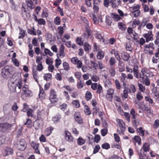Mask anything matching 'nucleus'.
Returning <instances> with one entry per match:
<instances>
[{"mask_svg": "<svg viewBox=\"0 0 159 159\" xmlns=\"http://www.w3.org/2000/svg\"><path fill=\"white\" fill-rule=\"evenodd\" d=\"M14 70V67L12 66H5L1 70V75L2 77L5 79H12V72Z\"/></svg>", "mask_w": 159, "mask_h": 159, "instance_id": "nucleus-1", "label": "nucleus"}, {"mask_svg": "<svg viewBox=\"0 0 159 159\" xmlns=\"http://www.w3.org/2000/svg\"><path fill=\"white\" fill-rule=\"evenodd\" d=\"M117 122V125L119 127L117 130V132L120 135H124V131L125 130V124L124 122L121 119H117L116 120Z\"/></svg>", "mask_w": 159, "mask_h": 159, "instance_id": "nucleus-2", "label": "nucleus"}, {"mask_svg": "<svg viewBox=\"0 0 159 159\" xmlns=\"http://www.w3.org/2000/svg\"><path fill=\"white\" fill-rule=\"evenodd\" d=\"M37 4V0H27L26 1V6H25V3H23L22 7L25 8V7L27 6L28 9H32L34 8L35 5Z\"/></svg>", "mask_w": 159, "mask_h": 159, "instance_id": "nucleus-3", "label": "nucleus"}, {"mask_svg": "<svg viewBox=\"0 0 159 159\" xmlns=\"http://www.w3.org/2000/svg\"><path fill=\"white\" fill-rule=\"evenodd\" d=\"M50 102L54 104L58 101V99L55 90L53 89L50 90L49 98Z\"/></svg>", "mask_w": 159, "mask_h": 159, "instance_id": "nucleus-4", "label": "nucleus"}, {"mask_svg": "<svg viewBox=\"0 0 159 159\" xmlns=\"http://www.w3.org/2000/svg\"><path fill=\"white\" fill-rule=\"evenodd\" d=\"M154 44L153 43H150L149 44L145 45L144 46V51L146 54L148 53L150 55L152 54L153 50H150V48L153 49H154Z\"/></svg>", "mask_w": 159, "mask_h": 159, "instance_id": "nucleus-5", "label": "nucleus"}, {"mask_svg": "<svg viewBox=\"0 0 159 159\" xmlns=\"http://www.w3.org/2000/svg\"><path fill=\"white\" fill-rule=\"evenodd\" d=\"M71 62L73 64L76 65L78 68H80L82 67L83 63L79 59L76 57H74L71 59Z\"/></svg>", "mask_w": 159, "mask_h": 159, "instance_id": "nucleus-6", "label": "nucleus"}, {"mask_svg": "<svg viewBox=\"0 0 159 159\" xmlns=\"http://www.w3.org/2000/svg\"><path fill=\"white\" fill-rule=\"evenodd\" d=\"M8 86L11 92H16V84L14 82L13 79H9L8 81Z\"/></svg>", "mask_w": 159, "mask_h": 159, "instance_id": "nucleus-7", "label": "nucleus"}, {"mask_svg": "<svg viewBox=\"0 0 159 159\" xmlns=\"http://www.w3.org/2000/svg\"><path fill=\"white\" fill-rule=\"evenodd\" d=\"M74 118L75 120L79 124H82L83 122V120L81 118L80 112L77 111L74 114Z\"/></svg>", "mask_w": 159, "mask_h": 159, "instance_id": "nucleus-8", "label": "nucleus"}, {"mask_svg": "<svg viewBox=\"0 0 159 159\" xmlns=\"http://www.w3.org/2000/svg\"><path fill=\"white\" fill-rule=\"evenodd\" d=\"M22 90L24 94L26 96L30 97L32 96L33 93L29 89V86L25 84L24 85L22 88Z\"/></svg>", "mask_w": 159, "mask_h": 159, "instance_id": "nucleus-9", "label": "nucleus"}, {"mask_svg": "<svg viewBox=\"0 0 159 159\" xmlns=\"http://www.w3.org/2000/svg\"><path fill=\"white\" fill-rule=\"evenodd\" d=\"M114 92V89L111 88H109L107 90L106 97V98L110 101L112 100Z\"/></svg>", "mask_w": 159, "mask_h": 159, "instance_id": "nucleus-10", "label": "nucleus"}, {"mask_svg": "<svg viewBox=\"0 0 159 159\" xmlns=\"http://www.w3.org/2000/svg\"><path fill=\"white\" fill-rule=\"evenodd\" d=\"M143 36L146 39V42H148L150 41H152L153 40V35L152 31H149L148 33L144 34Z\"/></svg>", "mask_w": 159, "mask_h": 159, "instance_id": "nucleus-11", "label": "nucleus"}, {"mask_svg": "<svg viewBox=\"0 0 159 159\" xmlns=\"http://www.w3.org/2000/svg\"><path fill=\"white\" fill-rule=\"evenodd\" d=\"M11 127V125L8 123L1 124L0 125V131L5 132Z\"/></svg>", "mask_w": 159, "mask_h": 159, "instance_id": "nucleus-12", "label": "nucleus"}, {"mask_svg": "<svg viewBox=\"0 0 159 159\" xmlns=\"http://www.w3.org/2000/svg\"><path fill=\"white\" fill-rule=\"evenodd\" d=\"M121 0H111L110 3L112 8H115L118 7L121 3Z\"/></svg>", "mask_w": 159, "mask_h": 159, "instance_id": "nucleus-13", "label": "nucleus"}, {"mask_svg": "<svg viewBox=\"0 0 159 159\" xmlns=\"http://www.w3.org/2000/svg\"><path fill=\"white\" fill-rule=\"evenodd\" d=\"M33 16L35 21L38 23L39 25H44L45 24L46 22L44 19L42 18L38 19L36 16L34 14H33Z\"/></svg>", "mask_w": 159, "mask_h": 159, "instance_id": "nucleus-14", "label": "nucleus"}, {"mask_svg": "<svg viewBox=\"0 0 159 159\" xmlns=\"http://www.w3.org/2000/svg\"><path fill=\"white\" fill-rule=\"evenodd\" d=\"M31 147L34 149L35 152L38 154H40V152L38 149L39 144L37 143L32 142L31 143Z\"/></svg>", "mask_w": 159, "mask_h": 159, "instance_id": "nucleus-15", "label": "nucleus"}, {"mask_svg": "<svg viewBox=\"0 0 159 159\" xmlns=\"http://www.w3.org/2000/svg\"><path fill=\"white\" fill-rule=\"evenodd\" d=\"M65 49V46L63 44H61L60 46L59 50V56L61 58L64 57L65 55V54L64 52Z\"/></svg>", "mask_w": 159, "mask_h": 159, "instance_id": "nucleus-16", "label": "nucleus"}, {"mask_svg": "<svg viewBox=\"0 0 159 159\" xmlns=\"http://www.w3.org/2000/svg\"><path fill=\"white\" fill-rule=\"evenodd\" d=\"M65 134V138L66 140L69 142L73 141V137L70 133L68 131H66Z\"/></svg>", "mask_w": 159, "mask_h": 159, "instance_id": "nucleus-17", "label": "nucleus"}, {"mask_svg": "<svg viewBox=\"0 0 159 159\" xmlns=\"http://www.w3.org/2000/svg\"><path fill=\"white\" fill-rule=\"evenodd\" d=\"M121 97L123 100L128 98V91L127 88L125 87L123 91V93L121 94Z\"/></svg>", "mask_w": 159, "mask_h": 159, "instance_id": "nucleus-18", "label": "nucleus"}, {"mask_svg": "<svg viewBox=\"0 0 159 159\" xmlns=\"http://www.w3.org/2000/svg\"><path fill=\"white\" fill-rule=\"evenodd\" d=\"M140 77L142 79H143V84L147 86H149L150 85V80L148 77H144L142 76V75H140Z\"/></svg>", "mask_w": 159, "mask_h": 159, "instance_id": "nucleus-19", "label": "nucleus"}, {"mask_svg": "<svg viewBox=\"0 0 159 159\" xmlns=\"http://www.w3.org/2000/svg\"><path fill=\"white\" fill-rule=\"evenodd\" d=\"M110 53L111 54H114L115 57L118 61H120V58L119 56L118 51L115 49H112L110 52Z\"/></svg>", "mask_w": 159, "mask_h": 159, "instance_id": "nucleus-20", "label": "nucleus"}, {"mask_svg": "<svg viewBox=\"0 0 159 159\" xmlns=\"http://www.w3.org/2000/svg\"><path fill=\"white\" fill-rule=\"evenodd\" d=\"M133 142L135 145L136 143H138L139 145L141 144V139L138 136H135L133 139Z\"/></svg>", "mask_w": 159, "mask_h": 159, "instance_id": "nucleus-21", "label": "nucleus"}, {"mask_svg": "<svg viewBox=\"0 0 159 159\" xmlns=\"http://www.w3.org/2000/svg\"><path fill=\"white\" fill-rule=\"evenodd\" d=\"M150 149V146L149 144L147 143H145L143 144V146L140 150V152H142V150H143L144 152H147L149 151Z\"/></svg>", "mask_w": 159, "mask_h": 159, "instance_id": "nucleus-22", "label": "nucleus"}, {"mask_svg": "<svg viewBox=\"0 0 159 159\" xmlns=\"http://www.w3.org/2000/svg\"><path fill=\"white\" fill-rule=\"evenodd\" d=\"M76 140L77 144L80 146L84 145L86 142V140L81 137H80Z\"/></svg>", "mask_w": 159, "mask_h": 159, "instance_id": "nucleus-23", "label": "nucleus"}, {"mask_svg": "<svg viewBox=\"0 0 159 159\" xmlns=\"http://www.w3.org/2000/svg\"><path fill=\"white\" fill-rule=\"evenodd\" d=\"M141 71L142 73V76L143 77H147V75H148L149 73V69L147 68H144L141 69Z\"/></svg>", "mask_w": 159, "mask_h": 159, "instance_id": "nucleus-24", "label": "nucleus"}, {"mask_svg": "<svg viewBox=\"0 0 159 159\" xmlns=\"http://www.w3.org/2000/svg\"><path fill=\"white\" fill-rule=\"evenodd\" d=\"M13 153V150L10 148H7L6 149L5 152L4 153V156H6L12 154Z\"/></svg>", "mask_w": 159, "mask_h": 159, "instance_id": "nucleus-25", "label": "nucleus"}, {"mask_svg": "<svg viewBox=\"0 0 159 159\" xmlns=\"http://www.w3.org/2000/svg\"><path fill=\"white\" fill-rule=\"evenodd\" d=\"M84 36V35H83L81 36V37H77L76 39V42L77 43L80 45H82L83 44V41L84 40L82 38Z\"/></svg>", "mask_w": 159, "mask_h": 159, "instance_id": "nucleus-26", "label": "nucleus"}, {"mask_svg": "<svg viewBox=\"0 0 159 159\" xmlns=\"http://www.w3.org/2000/svg\"><path fill=\"white\" fill-rule=\"evenodd\" d=\"M72 104L73 106L75 108H78L80 106V102L78 100H75L73 101Z\"/></svg>", "mask_w": 159, "mask_h": 159, "instance_id": "nucleus-27", "label": "nucleus"}, {"mask_svg": "<svg viewBox=\"0 0 159 159\" xmlns=\"http://www.w3.org/2000/svg\"><path fill=\"white\" fill-rule=\"evenodd\" d=\"M84 111L86 115H89L91 114V111L88 106L87 105H84Z\"/></svg>", "mask_w": 159, "mask_h": 159, "instance_id": "nucleus-28", "label": "nucleus"}, {"mask_svg": "<svg viewBox=\"0 0 159 159\" xmlns=\"http://www.w3.org/2000/svg\"><path fill=\"white\" fill-rule=\"evenodd\" d=\"M53 128L50 127L47 128L45 130V134L47 136H48L51 134L52 131L53 130Z\"/></svg>", "mask_w": 159, "mask_h": 159, "instance_id": "nucleus-29", "label": "nucleus"}, {"mask_svg": "<svg viewBox=\"0 0 159 159\" xmlns=\"http://www.w3.org/2000/svg\"><path fill=\"white\" fill-rule=\"evenodd\" d=\"M132 27L135 28L136 27V25H140V21L139 19H136L132 21Z\"/></svg>", "mask_w": 159, "mask_h": 159, "instance_id": "nucleus-30", "label": "nucleus"}, {"mask_svg": "<svg viewBox=\"0 0 159 159\" xmlns=\"http://www.w3.org/2000/svg\"><path fill=\"white\" fill-rule=\"evenodd\" d=\"M121 57L124 61H127L129 59L130 55L127 53L123 52L121 53Z\"/></svg>", "mask_w": 159, "mask_h": 159, "instance_id": "nucleus-31", "label": "nucleus"}, {"mask_svg": "<svg viewBox=\"0 0 159 159\" xmlns=\"http://www.w3.org/2000/svg\"><path fill=\"white\" fill-rule=\"evenodd\" d=\"M118 27L119 29L122 30L124 31L125 30L126 26L125 24L122 22H118Z\"/></svg>", "mask_w": 159, "mask_h": 159, "instance_id": "nucleus-32", "label": "nucleus"}, {"mask_svg": "<svg viewBox=\"0 0 159 159\" xmlns=\"http://www.w3.org/2000/svg\"><path fill=\"white\" fill-rule=\"evenodd\" d=\"M111 16L113 18L114 20L116 21L119 20L121 19L120 16L118 15V14L115 13H112L111 14Z\"/></svg>", "mask_w": 159, "mask_h": 159, "instance_id": "nucleus-33", "label": "nucleus"}, {"mask_svg": "<svg viewBox=\"0 0 159 159\" xmlns=\"http://www.w3.org/2000/svg\"><path fill=\"white\" fill-rule=\"evenodd\" d=\"M104 55V52L102 51H99L97 55V58L98 59H102Z\"/></svg>", "mask_w": 159, "mask_h": 159, "instance_id": "nucleus-34", "label": "nucleus"}, {"mask_svg": "<svg viewBox=\"0 0 159 159\" xmlns=\"http://www.w3.org/2000/svg\"><path fill=\"white\" fill-rule=\"evenodd\" d=\"M46 39L48 42L50 43H52L53 41V40L52 37V35L50 34H47Z\"/></svg>", "mask_w": 159, "mask_h": 159, "instance_id": "nucleus-35", "label": "nucleus"}, {"mask_svg": "<svg viewBox=\"0 0 159 159\" xmlns=\"http://www.w3.org/2000/svg\"><path fill=\"white\" fill-rule=\"evenodd\" d=\"M96 38L99 39L100 41L104 43H105V40L101 34L99 33H97L96 35Z\"/></svg>", "mask_w": 159, "mask_h": 159, "instance_id": "nucleus-36", "label": "nucleus"}, {"mask_svg": "<svg viewBox=\"0 0 159 159\" xmlns=\"http://www.w3.org/2000/svg\"><path fill=\"white\" fill-rule=\"evenodd\" d=\"M61 118V116L60 115H57L52 117V120L54 123H56L59 121Z\"/></svg>", "mask_w": 159, "mask_h": 159, "instance_id": "nucleus-37", "label": "nucleus"}, {"mask_svg": "<svg viewBox=\"0 0 159 159\" xmlns=\"http://www.w3.org/2000/svg\"><path fill=\"white\" fill-rule=\"evenodd\" d=\"M136 91V89L135 86L134 84H131L129 86V93H134Z\"/></svg>", "mask_w": 159, "mask_h": 159, "instance_id": "nucleus-38", "label": "nucleus"}, {"mask_svg": "<svg viewBox=\"0 0 159 159\" xmlns=\"http://www.w3.org/2000/svg\"><path fill=\"white\" fill-rule=\"evenodd\" d=\"M144 98L146 101L148 102L149 104H152L153 103V101L150 96H145Z\"/></svg>", "mask_w": 159, "mask_h": 159, "instance_id": "nucleus-39", "label": "nucleus"}, {"mask_svg": "<svg viewBox=\"0 0 159 159\" xmlns=\"http://www.w3.org/2000/svg\"><path fill=\"white\" fill-rule=\"evenodd\" d=\"M138 86L139 87V90L140 92H143L145 91V86L140 83H139L138 84Z\"/></svg>", "mask_w": 159, "mask_h": 159, "instance_id": "nucleus-40", "label": "nucleus"}, {"mask_svg": "<svg viewBox=\"0 0 159 159\" xmlns=\"http://www.w3.org/2000/svg\"><path fill=\"white\" fill-rule=\"evenodd\" d=\"M109 73L112 77L114 76L116 74V71L115 68L112 67H110L109 71Z\"/></svg>", "mask_w": 159, "mask_h": 159, "instance_id": "nucleus-41", "label": "nucleus"}, {"mask_svg": "<svg viewBox=\"0 0 159 159\" xmlns=\"http://www.w3.org/2000/svg\"><path fill=\"white\" fill-rule=\"evenodd\" d=\"M130 113L132 116V117L133 119H135L136 116L138 115V113L135 112V111L134 108H132L131 110Z\"/></svg>", "mask_w": 159, "mask_h": 159, "instance_id": "nucleus-42", "label": "nucleus"}, {"mask_svg": "<svg viewBox=\"0 0 159 159\" xmlns=\"http://www.w3.org/2000/svg\"><path fill=\"white\" fill-rule=\"evenodd\" d=\"M131 13L134 17H137L139 16L140 11V10L132 11L131 12Z\"/></svg>", "mask_w": 159, "mask_h": 159, "instance_id": "nucleus-43", "label": "nucleus"}, {"mask_svg": "<svg viewBox=\"0 0 159 159\" xmlns=\"http://www.w3.org/2000/svg\"><path fill=\"white\" fill-rule=\"evenodd\" d=\"M159 127V120L157 119L155 120L153 125V129H157Z\"/></svg>", "mask_w": 159, "mask_h": 159, "instance_id": "nucleus-44", "label": "nucleus"}, {"mask_svg": "<svg viewBox=\"0 0 159 159\" xmlns=\"http://www.w3.org/2000/svg\"><path fill=\"white\" fill-rule=\"evenodd\" d=\"M85 98L87 101H89L92 98V94L90 92L87 91L85 95Z\"/></svg>", "mask_w": 159, "mask_h": 159, "instance_id": "nucleus-45", "label": "nucleus"}, {"mask_svg": "<svg viewBox=\"0 0 159 159\" xmlns=\"http://www.w3.org/2000/svg\"><path fill=\"white\" fill-rule=\"evenodd\" d=\"M106 24L108 25H110L112 23V19L109 16H106Z\"/></svg>", "mask_w": 159, "mask_h": 159, "instance_id": "nucleus-46", "label": "nucleus"}, {"mask_svg": "<svg viewBox=\"0 0 159 159\" xmlns=\"http://www.w3.org/2000/svg\"><path fill=\"white\" fill-rule=\"evenodd\" d=\"M44 52L46 55H48L50 56H52L53 55V53L49 49L47 48L44 49Z\"/></svg>", "mask_w": 159, "mask_h": 159, "instance_id": "nucleus-47", "label": "nucleus"}, {"mask_svg": "<svg viewBox=\"0 0 159 159\" xmlns=\"http://www.w3.org/2000/svg\"><path fill=\"white\" fill-rule=\"evenodd\" d=\"M63 66L64 69L66 70H68L70 69V66L68 63L64 62L63 63Z\"/></svg>", "mask_w": 159, "mask_h": 159, "instance_id": "nucleus-48", "label": "nucleus"}, {"mask_svg": "<svg viewBox=\"0 0 159 159\" xmlns=\"http://www.w3.org/2000/svg\"><path fill=\"white\" fill-rule=\"evenodd\" d=\"M52 76L51 74L49 73L44 75V78L47 81H49L51 79Z\"/></svg>", "mask_w": 159, "mask_h": 159, "instance_id": "nucleus-49", "label": "nucleus"}, {"mask_svg": "<svg viewBox=\"0 0 159 159\" xmlns=\"http://www.w3.org/2000/svg\"><path fill=\"white\" fill-rule=\"evenodd\" d=\"M28 32L29 34H31L36 35V33L35 31V30L34 28L33 27L32 28V29H29L28 30Z\"/></svg>", "mask_w": 159, "mask_h": 159, "instance_id": "nucleus-50", "label": "nucleus"}, {"mask_svg": "<svg viewBox=\"0 0 159 159\" xmlns=\"http://www.w3.org/2000/svg\"><path fill=\"white\" fill-rule=\"evenodd\" d=\"M115 83L116 89H120L121 88V86L118 80H116L115 81Z\"/></svg>", "mask_w": 159, "mask_h": 159, "instance_id": "nucleus-51", "label": "nucleus"}, {"mask_svg": "<svg viewBox=\"0 0 159 159\" xmlns=\"http://www.w3.org/2000/svg\"><path fill=\"white\" fill-rule=\"evenodd\" d=\"M137 131L139 133L140 135L143 136L144 135V131L142 127H140L137 129Z\"/></svg>", "mask_w": 159, "mask_h": 159, "instance_id": "nucleus-52", "label": "nucleus"}, {"mask_svg": "<svg viewBox=\"0 0 159 159\" xmlns=\"http://www.w3.org/2000/svg\"><path fill=\"white\" fill-rule=\"evenodd\" d=\"M76 86L77 88L79 89H81L83 87V83L80 80L79 81L77 82Z\"/></svg>", "mask_w": 159, "mask_h": 159, "instance_id": "nucleus-53", "label": "nucleus"}, {"mask_svg": "<svg viewBox=\"0 0 159 159\" xmlns=\"http://www.w3.org/2000/svg\"><path fill=\"white\" fill-rule=\"evenodd\" d=\"M25 125H26L27 127L29 128H31L32 126L31 120L29 119H28Z\"/></svg>", "mask_w": 159, "mask_h": 159, "instance_id": "nucleus-54", "label": "nucleus"}, {"mask_svg": "<svg viewBox=\"0 0 159 159\" xmlns=\"http://www.w3.org/2000/svg\"><path fill=\"white\" fill-rule=\"evenodd\" d=\"M43 67L42 65V63L37 64V69L38 71H41L43 70Z\"/></svg>", "mask_w": 159, "mask_h": 159, "instance_id": "nucleus-55", "label": "nucleus"}, {"mask_svg": "<svg viewBox=\"0 0 159 159\" xmlns=\"http://www.w3.org/2000/svg\"><path fill=\"white\" fill-rule=\"evenodd\" d=\"M33 77L34 79H35L36 81L37 82L38 81L37 77V74H38V71L36 70H33Z\"/></svg>", "mask_w": 159, "mask_h": 159, "instance_id": "nucleus-56", "label": "nucleus"}, {"mask_svg": "<svg viewBox=\"0 0 159 159\" xmlns=\"http://www.w3.org/2000/svg\"><path fill=\"white\" fill-rule=\"evenodd\" d=\"M46 63L49 65L52 64L53 61L52 59L50 57H48L46 60Z\"/></svg>", "mask_w": 159, "mask_h": 159, "instance_id": "nucleus-57", "label": "nucleus"}, {"mask_svg": "<svg viewBox=\"0 0 159 159\" xmlns=\"http://www.w3.org/2000/svg\"><path fill=\"white\" fill-rule=\"evenodd\" d=\"M102 148L105 149H108L110 148L109 144L107 143H105L102 145Z\"/></svg>", "mask_w": 159, "mask_h": 159, "instance_id": "nucleus-58", "label": "nucleus"}, {"mask_svg": "<svg viewBox=\"0 0 159 159\" xmlns=\"http://www.w3.org/2000/svg\"><path fill=\"white\" fill-rule=\"evenodd\" d=\"M114 136L115 141L117 143H119L120 141V139L119 135L117 134H114Z\"/></svg>", "mask_w": 159, "mask_h": 159, "instance_id": "nucleus-59", "label": "nucleus"}, {"mask_svg": "<svg viewBox=\"0 0 159 159\" xmlns=\"http://www.w3.org/2000/svg\"><path fill=\"white\" fill-rule=\"evenodd\" d=\"M61 63V60L59 59H57L55 60V66L56 68H58L59 66Z\"/></svg>", "mask_w": 159, "mask_h": 159, "instance_id": "nucleus-60", "label": "nucleus"}, {"mask_svg": "<svg viewBox=\"0 0 159 159\" xmlns=\"http://www.w3.org/2000/svg\"><path fill=\"white\" fill-rule=\"evenodd\" d=\"M92 80L94 82H97L99 80V77L97 75H93L91 77Z\"/></svg>", "mask_w": 159, "mask_h": 159, "instance_id": "nucleus-61", "label": "nucleus"}, {"mask_svg": "<svg viewBox=\"0 0 159 159\" xmlns=\"http://www.w3.org/2000/svg\"><path fill=\"white\" fill-rule=\"evenodd\" d=\"M84 50L85 51H88L91 48V46L87 43H85L84 45Z\"/></svg>", "mask_w": 159, "mask_h": 159, "instance_id": "nucleus-62", "label": "nucleus"}, {"mask_svg": "<svg viewBox=\"0 0 159 159\" xmlns=\"http://www.w3.org/2000/svg\"><path fill=\"white\" fill-rule=\"evenodd\" d=\"M143 98V96L141 93L140 92H138L136 94V98L137 100H141Z\"/></svg>", "mask_w": 159, "mask_h": 159, "instance_id": "nucleus-63", "label": "nucleus"}, {"mask_svg": "<svg viewBox=\"0 0 159 159\" xmlns=\"http://www.w3.org/2000/svg\"><path fill=\"white\" fill-rule=\"evenodd\" d=\"M138 155L139 156V159H145V157L146 155L144 154V152H139Z\"/></svg>", "mask_w": 159, "mask_h": 159, "instance_id": "nucleus-64", "label": "nucleus"}]
</instances>
